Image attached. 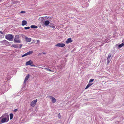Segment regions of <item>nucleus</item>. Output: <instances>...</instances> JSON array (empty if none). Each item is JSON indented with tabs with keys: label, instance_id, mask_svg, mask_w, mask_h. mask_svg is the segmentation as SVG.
Returning a JSON list of instances; mask_svg holds the SVG:
<instances>
[{
	"label": "nucleus",
	"instance_id": "8",
	"mask_svg": "<svg viewBox=\"0 0 124 124\" xmlns=\"http://www.w3.org/2000/svg\"><path fill=\"white\" fill-rule=\"evenodd\" d=\"M29 75L28 74L27 75V76L25 78L24 80V83H26V82L28 80V79L29 78Z\"/></svg>",
	"mask_w": 124,
	"mask_h": 124
},
{
	"label": "nucleus",
	"instance_id": "18",
	"mask_svg": "<svg viewBox=\"0 0 124 124\" xmlns=\"http://www.w3.org/2000/svg\"><path fill=\"white\" fill-rule=\"evenodd\" d=\"M111 60V58H110V59L107 58V65H108V64L110 62Z\"/></svg>",
	"mask_w": 124,
	"mask_h": 124
},
{
	"label": "nucleus",
	"instance_id": "25",
	"mask_svg": "<svg viewBox=\"0 0 124 124\" xmlns=\"http://www.w3.org/2000/svg\"><path fill=\"white\" fill-rule=\"evenodd\" d=\"M111 55L110 54H109L107 58L110 59V58L111 57Z\"/></svg>",
	"mask_w": 124,
	"mask_h": 124
},
{
	"label": "nucleus",
	"instance_id": "22",
	"mask_svg": "<svg viewBox=\"0 0 124 124\" xmlns=\"http://www.w3.org/2000/svg\"><path fill=\"white\" fill-rule=\"evenodd\" d=\"M13 46L16 48H18L19 47L18 45H14Z\"/></svg>",
	"mask_w": 124,
	"mask_h": 124
},
{
	"label": "nucleus",
	"instance_id": "33",
	"mask_svg": "<svg viewBox=\"0 0 124 124\" xmlns=\"http://www.w3.org/2000/svg\"><path fill=\"white\" fill-rule=\"evenodd\" d=\"M43 53V54H45V53Z\"/></svg>",
	"mask_w": 124,
	"mask_h": 124
},
{
	"label": "nucleus",
	"instance_id": "21",
	"mask_svg": "<svg viewBox=\"0 0 124 124\" xmlns=\"http://www.w3.org/2000/svg\"><path fill=\"white\" fill-rule=\"evenodd\" d=\"M10 119H12L13 117V114L11 113L10 114Z\"/></svg>",
	"mask_w": 124,
	"mask_h": 124
},
{
	"label": "nucleus",
	"instance_id": "34",
	"mask_svg": "<svg viewBox=\"0 0 124 124\" xmlns=\"http://www.w3.org/2000/svg\"><path fill=\"white\" fill-rule=\"evenodd\" d=\"M60 113H59V115H60Z\"/></svg>",
	"mask_w": 124,
	"mask_h": 124
},
{
	"label": "nucleus",
	"instance_id": "11",
	"mask_svg": "<svg viewBox=\"0 0 124 124\" xmlns=\"http://www.w3.org/2000/svg\"><path fill=\"white\" fill-rule=\"evenodd\" d=\"M49 97L51 98L52 100V101L53 103H54L56 101V99L54 97L50 96Z\"/></svg>",
	"mask_w": 124,
	"mask_h": 124
},
{
	"label": "nucleus",
	"instance_id": "20",
	"mask_svg": "<svg viewBox=\"0 0 124 124\" xmlns=\"http://www.w3.org/2000/svg\"><path fill=\"white\" fill-rule=\"evenodd\" d=\"M124 45V44L123 43H122L121 44L119 45L118 46V47H122Z\"/></svg>",
	"mask_w": 124,
	"mask_h": 124
},
{
	"label": "nucleus",
	"instance_id": "2",
	"mask_svg": "<svg viewBox=\"0 0 124 124\" xmlns=\"http://www.w3.org/2000/svg\"><path fill=\"white\" fill-rule=\"evenodd\" d=\"M41 18L42 19V20H45L44 23L45 25V26H48L50 23V22L48 20H47L49 18V17L46 16L42 17Z\"/></svg>",
	"mask_w": 124,
	"mask_h": 124
},
{
	"label": "nucleus",
	"instance_id": "24",
	"mask_svg": "<svg viewBox=\"0 0 124 124\" xmlns=\"http://www.w3.org/2000/svg\"><path fill=\"white\" fill-rule=\"evenodd\" d=\"M93 80H94L93 79H90L89 81V83H90V82H93Z\"/></svg>",
	"mask_w": 124,
	"mask_h": 124
},
{
	"label": "nucleus",
	"instance_id": "19",
	"mask_svg": "<svg viewBox=\"0 0 124 124\" xmlns=\"http://www.w3.org/2000/svg\"><path fill=\"white\" fill-rule=\"evenodd\" d=\"M7 41L5 40H4L2 41H1L0 42L1 43H2V44H4V43H6Z\"/></svg>",
	"mask_w": 124,
	"mask_h": 124
},
{
	"label": "nucleus",
	"instance_id": "1",
	"mask_svg": "<svg viewBox=\"0 0 124 124\" xmlns=\"http://www.w3.org/2000/svg\"><path fill=\"white\" fill-rule=\"evenodd\" d=\"M9 119V116L8 114L6 113L0 117V124L8 122Z\"/></svg>",
	"mask_w": 124,
	"mask_h": 124
},
{
	"label": "nucleus",
	"instance_id": "31",
	"mask_svg": "<svg viewBox=\"0 0 124 124\" xmlns=\"http://www.w3.org/2000/svg\"><path fill=\"white\" fill-rule=\"evenodd\" d=\"M0 33L1 34H3V32L2 31H0Z\"/></svg>",
	"mask_w": 124,
	"mask_h": 124
},
{
	"label": "nucleus",
	"instance_id": "3",
	"mask_svg": "<svg viewBox=\"0 0 124 124\" xmlns=\"http://www.w3.org/2000/svg\"><path fill=\"white\" fill-rule=\"evenodd\" d=\"M5 38L9 40L12 41V39L14 38V36L11 34H8L6 35Z\"/></svg>",
	"mask_w": 124,
	"mask_h": 124
},
{
	"label": "nucleus",
	"instance_id": "28",
	"mask_svg": "<svg viewBox=\"0 0 124 124\" xmlns=\"http://www.w3.org/2000/svg\"><path fill=\"white\" fill-rule=\"evenodd\" d=\"M25 11H22L21 12V13H25Z\"/></svg>",
	"mask_w": 124,
	"mask_h": 124
},
{
	"label": "nucleus",
	"instance_id": "15",
	"mask_svg": "<svg viewBox=\"0 0 124 124\" xmlns=\"http://www.w3.org/2000/svg\"><path fill=\"white\" fill-rule=\"evenodd\" d=\"M49 27L54 29L55 28V25L54 24L52 23L51 24V25L49 26Z\"/></svg>",
	"mask_w": 124,
	"mask_h": 124
},
{
	"label": "nucleus",
	"instance_id": "30",
	"mask_svg": "<svg viewBox=\"0 0 124 124\" xmlns=\"http://www.w3.org/2000/svg\"><path fill=\"white\" fill-rule=\"evenodd\" d=\"M17 111V109H16L14 110V112H16Z\"/></svg>",
	"mask_w": 124,
	"mask_h": 124
},
{
	"label": "nucleus",
	"instance_id": "32",
	"mask_svg": "<svg viewBox=\"0 0 124 124\" xmlns=\"http://www.w3.org/2000/svg\"><path fill=\"white\" fill-rule=\"evenodd\" d=\"M37 42L38 43V42H39V40H37Z\"/></svg>",
	"mask_w": 124,
	"mask_h": 124
},
{
	"label": "nucleus",
	"instance_id": "9",
	"mask_svg": "<svg viewBox=\"0 0 124 124\" xmlns=\"http://www.w3.org/2000/svg\"><path fill=\"white\" fill-rule=\"evenodd\" d=\"M72 41L71 38H69L66 41V42L67 44H68L70 43H71Z\"/></svg>",
	"mask_w": 124,
	"mask_h": 124
},
{
	"label": "nucleus",
	"instance_id": "29",
	"mask_svg": "<svg viewBox=\"0 0 124 124\" xmlns=\"http://www.w3.org/2000/svg\"><path fill=\"white\" fill-rule=\"evenodd\" d=\"M31 66H33L35 67V65L34 64H31V65H30Z\"/></svg>",
	"mask_w": 124,
	"mask_h": 124
},
{
	"label": "nucleus",
	"instance_id": "6",
	"mask_svg": "<svg viewBox=\"0 0 124 124\" xmlns=\"http://www.w3.org/2000/svg\"><path fill=\"white\" fill-rule=\"evenodd\" d=\"M65 46V44H64L59 43L55 45V46L60 47H63L64 46Z\"/></svg>",
	"mask_w": 124,
	"mask_h": 124
},
{
	"label": "nucleus",
	"instance_id": "4",
	"mask_svg": "<svg viewBox=\"0 0 124 124\" xmlns=\"http://www.w3.org/2000/svg\"><path fill=\"white\" fill-rule=\"evenodd\" d=\"M19 38L20 37L19 35H16L14 40V41L16 43H20L21 41L19 39Z\"/></svg>",
	"mask_w": 124,
	"mask_h": 124
},
{
	"label": "nucleus",
	"instance_id": "26",
	"mask_svg": "<svg viewBox=\"0 0 124 124\" xmlns=\"http://www.w3.org/2000/svg\"><path fill=\"white\" fill-rule=\"evenodd\" d=\"M30 27H25L24 28V29L26 30L29 29Z\"/></svg>",
	"mask_w": 124,
	"mask_h": 124
},
{
	"label": "nucleus",
	"instance_id": "27",
	"mask_svg": "<svg viewBox=\"0 0 124 124\" xmlns=\"http://www.w3.org/2000/svg\"><path fill=\"white\" fill-rule=\"evenodd\" d=\"M18 46H19L18 47L19 48H21L22 46V44H20V45H18Z\"/></svg>",
	"mask_w": 124,
	"mask_h": 124
},
{
	"label": "nucleus",
	"instance_id": "7",
	"mask_svg": "<svg viewBox=\"0 0 124 124\" xmlns=\"http://www.w3.org/2000/svg\"><path fill=\"white\" fill-rule=\"evenodd\" d=\"M33 62L30 60L26 62V63L25 65H30L31 64H33Z\"/></svg>",
	"mask_w": 124,
	"mask_h": 124
},
{
	"label": "nucleus",
	"instance_id": "23",
	"mask_svg": "<svg viewBox=\"0 0 124 124\" xmlns=\"http://www.w3.org/2000/svg\"><path fill=\"white\" fill-rule=\"evenodd\" d=\"M27 55H28L27 54V53H26L25 54H23V55H22V57H23L24 56H26Z\"/></svg>",
	"mask_w": 124,
	"mask_h": 124
},
{
	"label": "nucleus",
	"instance_id": "12",
	"mask_svg": "<svg viewBox=\"0 0 124 124\" xmlns=\"http://www.w3.org/2000/svg\"><path fill=\"white\" fill-rule=\"evenodd\" d=\"M93 83H89L88 84L86 88H85V89H87L90 87V86H91L93 84Z\"/></svg>",
	"mask_w": 124,
	"mask_h": 124
},
{
	"label": "nucleus",
	"instance_id": "17",
	"mask_svg": "<svg viewBox=\"0 0 124 124\" xmlns=\"http://www.w3.org/2000/svg\"><path fill=\"white\" fill-rule=\"evenodd\" d=\"M33 53V51H30L27 53V54L28 55H30L32 54Z\"/></svg>",
	"mask_w": 124,
	"mask_h": 124
},
{
	"label": "nucleus",
	"instance_id": "14",
	"mask_svg": "<svg viewBox=\"0 0 124 124\" xmlns=\"http://www.w3.org/2000/svg\"><path fill=\"white\" fill-rule=\"evenodd\" d=\"M42 68V69H44L45 70H47V71L48 70L50 71L54 72V71L53 70H51L50 69H49V68Z\"/></svg>",
	"mask_w": 124,
	"mask_h": 124
},
{
	"label": "nucleus",
	"instance_id": "13",
	"mask_svg": "<svg viewBox=\"0 0 124 124\" xmlns=\"http://www.w3.org/2000/svg\"><path fill=\"white\" fill-rule=\"evenodd\" d=\"M27 23V22L25 20H23L22 21V25L24 26L26 25Z\"/></svg>",
	"mask_w": 124,
	"mask_h": 124
},
{
	"label": "nucleus",
	"instance_id": "16",
	"mask_svg": "<svg viewBox=\"0 0 124 124\" xmlns=\"http://www.w3.org/2000/svg\"><path fill=\"white\" fill-rule=\"evenodd\" d=\"M31 28H32L36 29L38 28V27L37 26H36L35 25H31Z\"/></svg>",
	"mask_w": 124,
	"mask_h": 124
},
{
	"label": "nucleus",
	"instance_id": "35",
	"mask_svg": "<svg viewBox=\"0 0 124 124\" xmlns=\"http://www.w3.org/2000/svg\"><path fill=\"white\" fill-rule=\"evenodd\" d=\"M41 68V67H39V68Z\"/></svg>",
	"mask_w": 124,
	"mask_h": 124
},
{
	"label": "nucleus",
	"instance_id": "10",
	"mask_svg": "<svg viewBox=\"0 0 124 124\" xmlns=\"http://www.w3.org/2000/svg\"><path fill=\"white\" fill-rule=\"evenodd\" d=\"M25 38L26 41L27 42H29L31 41V38H29L27 37H25Z\"/></svg>",
	"mask_w": 124,
	"mask_h": 124
},
{
	"label": "nucleus",
	"instance_id": "5",
	"mask_svg": "<svg viewBox=\"0 0 124 124\" xmlns=\"http://www.w3.org/2000/svg\"><path fill=\"white\" fill-rule=\"evenodd\" d=\"M37 101V99L35 100L32 101L31 103L30 104L31 106L32 107H34L36 105Z\"/></svg>",
	"mask_w": 124,
	"mask_h": 124
}]
</instances>
